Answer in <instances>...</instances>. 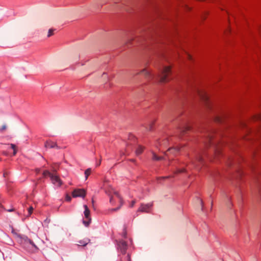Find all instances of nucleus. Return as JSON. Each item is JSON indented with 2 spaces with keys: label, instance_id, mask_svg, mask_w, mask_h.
<instances>
[{
  "label": "nucleus",
  "instance_id": "nucleus-1",
  "mask_svg": "<svg viewBox=\"0 0 261 261\" xmlns=\"http://www.w3.org/2000/svg\"><path fill=\"white\" fill-rule=\"evenodd\" d=\"M16 237L17 242L28 251L36 252L38 251L39 248L28 237L20 234H16Z\"/></svg>",
  "mask_w": 261,
  "mask_h": 261
},
{
  "label": "nucleus",
  "instance_id": "nucleus-2",
  "mask_svg": "<svg viewBox=\"0 0 261 261\" xmlns=\"http://www.w3.org/2000/svg\"><path fill=\"white\" fill-rule=\"evenodd\" d=\"M106 193L110 197V202L111 204L113 205V196L112 195V193H114V194L118 198L119 200V202L120 203V205L116 207L110 208L108 210L109 213H112L114 212H116L119 210L122 205L123 204V201L122 197L118 194V192L116 191L114 188L112 187H109L107 189H106Z\"/></svg>",
  "mask_w": 261,
  "mask_h": 261
},
{
  "label": "nucleus",
  "instance_id": "nucleus-3",
  "mask_svg": "<svg viewBox=\"0 0 261 261\" xmlns=\"http://www.w3.org/2000/svg\"><path fill=\"white\" fill-rule=\"evenodd\" d=\"M171 73V67L170 66H164L160 69V73L158 76L160 79V83H166L169 81V76Z\"/></svg>",
  "mask_w": 261,
  "mask_h": 261
},
{
  "label": "nucleus",
  "instance_id": "nucleus-4",
  "mask_svg": "<svg viewBox=\"0 0 261 261\" xmlns=\"http://www.w3.org/2000/svg\"><path fill=\"white\" fill-rule=\"evenodd\" d=\"M86 195V192L84 189H76L72 192V196L74 198H84Z\"/></svg>",
  "mask_w": 261,
  "mask_h": 261
},
{
  "label": "nucleus",
  "instance_id": "nucleus-5",
  "mask_svg": "<svg viewBox=\"0 0 261 261\" xmlns=\"http://www.w3.org/2000/svg\"><path fill=\"white\" fill-rule=\"evenodd\" d=\"M84 207L85 208V211L84 212V216L85 218L87 219L88 220H83V223L86 226H88L91 220L90 216V212L87 205H84Z\"/></svg>",
  "mask_w": 261,
  "mask_h": 261
},
{
  "label": "nucleus",
  "instance_id": "nucleus-6",
  "mask_svg": "<svg viewBox=\"0 0 261 261\" xmlns=\"http://www.w3.org/2000/svg\"><path fill=\"white\" fill-rule=\"evenodd\" d=\"M56 171L54 170L50 178L53 184L56 185L59 187L62 185V182L59 177L56 174Z\"/></svg>",
  "mask_w": 261,
  "mask_h": 261
},
{
  "label": "nucleus",
  "instance_id": "nucleus-7",
  "mask_svg": "<svg viewBox=\"0 0 261 261\" xmlns=\"http://www.w3.org/2000/svg\"><path fill=\"white\" fill-rule=\"evenodd\" d=\"M153 205L152 203H149L147 204L142 203L139 208L138 212L149 213V210Z\"/></svg>",
  "mask_w": 261,
  "mask_h": 261
},
{
  "label": "nucleus",
  "instance_id": "nucleus-8",
  "mask_svg": "<svg viewBox=\"0 0 261 261\" xmlns=\"http://www.w3.org/2000/svg\"><path fill=\"white\" fill-rule=\"evenodd\" d=\"M198 94L200 99L204 102L206 106L208 107V97L206 93L204 91L198 90Z\"/></svg>",
  "mask_w": 261,
  "mask_h": 261
},
{
  "label": "nucleus",
  "instance_id": "nucleus-9",
  "mask_svg": "<svg viewBox=\"0 0 261 261\" xmlns=\"http://www.w3.org/2000/svg\"><path fill=\"white\" fill-rule=\"evenodd\" d=\"M118 247L121 252L125 254L127 248V245L125 241L121 240L118 244Z\"/></svg>",
  "mask_w": 261,
  "mask_h": 261
},
{
  "label": "nucleus",
  "instance_id": "nucleus-10",
  "mask_svg": "<svg viewBox=\"0 0 261 261\" xmlns=\"http://www.w3.org/2000/svg\"><path fill=\"white\" fill-rule=\"evenodd\" d=\"M45 147L49 148H56L57 149H60V147L58 146L56 142L51 141L50 140L47 141L45 143Z\"/></svg>",
  "mask_w": 261,
  "mask_h": 261
},
{
  "label": "nucleus",
  "instance_id": "nucleus-11",
  "mask_svg": "<svg viewBox=\"0 0 261 261\" xmlns=\"http://www.w3.org/2000/svg\"><path fill=\"white\" fill-rule=\"evenodd\" d=\"M141 73H144L146 78L148 80L153 79L154 77V75L151 73L150 71L147 70L144 68L141 70Z\"/></svg>",
  "mask_w": 261,
  "mask_h": 261
},
{
  "label": "nucleus",
  "instance_id": "nucleus-12",
  "mask_svg": "<svg viewBox=\"0 0 261 261\" xmlns=\"http://www.w3.org/2000/svg\"><path fill=\"white\" fill-rule=\"evenodd\" d=\"M203 163V156L201 152L198 153L196 156V161L195 162H193V164L196 167H197V163Z\"/></svg>",
  "mask_w": 261,
  "mask_h": 261
},
{
  "label": "nucleus",
  "instance_id": "nucleus-13",
  "mask_svg": "<svg viewBox=\"0 0 261 261\" xmlns=\"http://www.w3.org/2000/svg\"><path fill=\"white\" fill-rule=\"evenodd\" d=\"M179 150V148L178 147L170 148L166 152H165V154L166 156H168L169 153L175 154V153Z\"/></svg>",
  "mask_w": 261,
  "mask_h": 261
},
{
  "label": "nucleus",
  "instance_id": "nucleus-14",
  "mask_svg": "<svg viewBox=\"0 0 261 261\" xmlns=\"http://www.w3.org/2000/svg\"><path fill=\"white\" fill-rule=\"evenodd\" d=\"M206 141H205L204 143L206 145H208L209 143H210L211 140H212V132L210 131H206Z\"/></svg>",
  "mask_w": 261,
  "mask_h": 261
},
{
  "label": "nucleus",
  "instance_id": "nucleus-15",
  "mask_svg": "<svg viewBox=\"0 0 261 261\" xmlns=\"http://www.w3.org/2000/svg\"><path fill=\"white\" fill-rule=\"evenodd\" d=\"M90 240L89 239H85L82 240H80L78 242V245L81 246H85L86 245H87L89 242Z\"/></svg>",
  "mask_w": 261,
  "mask_h": 261
},
{
  "label": "nucleus",
  "instance_id": "nucleus-16",
  "mask_svg": "<svg viewBox=\"0 0 261 261\" xmlns=\"http://www.w3.org/2000/svg\"><path fill=\"white\" fill-rule=\"evenodd\" d=\"M144 149V147L141 145H138L135 150V153L137 155L141 154Z\"/></svg>",
  "mask_w": 261,
  "mask_h": 261
},
{
  "label": "nucleus",
  "instance_id": "nucleus-17",
  "mask_svg": "<svg viewBox=\"0 0 261 261\" xmlns=\"http://www.w3.org/2000/svg\"><path fill=\"white\" fill-rule=\"evenodd\" d=\"M152 160L154 161H160L162 160H165V158L163 156H158L154 152H152Z\"/></svg>",
  "mask_w": 261,
  "mask_h": 261
},
{
  "label": "nucleus",
  "instance_id": "nucleus-18",
  "mask_svg": "<svg viewBox=\"0 0 261 261\" xmlns=\"http://www.w3.org/2000/svg\"><path fill=\"white\" fill-rule=\"evenodd\" d=\"M190 129V126L187 125H184L181 127L179 128L180 131L181 133H184L186 131L189 130Z\"/></svg>",
  "mask_w": 261,
  "mask_h": 261
},
{
  "label": "nucleus",
  "instance_id": "nucleus-19",
  "mask_svg": "<svg viewBox=\"0 0 261 261\" xmlns=\"http://www.w3.org/2000/svg\"><path fill=\"white\" fill-rule=\"evenodd\" d=\"M133 145V143L132 142H128L127 144V148H128V147L130 146H132ZM129 153L128 152V149H126L125 151L124 152H122L120 153V155L121 156H122V155H128Z\"/></svg>",
  "mask_w": 261,
  "mask_h": 261
},
{
  "label": "nucleus",
  "instance_id": "nucleus-20",
  "mask_svg": "<svg viewBox=\"0 0 261 261\" xmlns=\"http://www.w3.org/2000/svg\"><path fill=\"white\" fill-rule=\"evenodd\" d=\"M91 170L90 168H88L87 169V170H86V171H85V178H86V179H87L88 178V176L91 173Z\"/></svg>",
  "mask_w": 261,
  "mask_h": 261
},
{
  "label": "nucleus",
  "instance_id": "nucleus-21",
  "mask_svg": "<svg viewBox=\"0 0 261 261\" xmlns=\"http://www.w3.org/2000/svg\"><path fill=\"white\" fill-rule=\"evenodd\" d=\"M53 173H51L48 170H45L43 172V175L44 176V177H46L47 176H48L49 177H50V176Z\"/></svg>",
  "mask_w": 261,
  "mask_h": 261
},
{
  "label": "nucleus",
  "instance_id": "nucleus-22",
  "mask_svg": "<svg viewBox=\"0 0 261 261\" xmlns=\"http://www.w3.org/2000/svg\"><path fill=\"white\" fill-rule=\"evenodd\" d=\"M128 140L130 141L135 142L136 140V138L133 135H130L128 137Z\"/></svg>",
  "mask_w": 261,
  "mask_h": 261
},
{
  "label": "nucleus",
  "instance_id": "nucleus-23",
  "mask_svg": "<svg viewBox=\"0 0 261 261\" xmlns=\"http://www.w3.org/2000/svg\"><path fill=\"white\" fill-rule=\"evenodd\" d=\"M55 29H50L48 30L47 37H50L51 36L53 35V32L55 31Z\"/></svg>",
  "mask_w": 261,
  "mask_h": 261
},
{
  "label": "nucleus",
  "instance_id": "nucleus-24",
  "mask_svg": "<svg viewBox=\"0 0 261 261\" xmlns=\"http://www.w3.org/2000/svg\"><path fill=\"white\" fill-rule=\"evenodd\" d=\"M152 125L153 122H150L148 124V126H146V129L147 130H151L152 129Z\"/></svg>",
  "mask_w": 261,
  "mask_h": 261
},
{
  "label": "nucleus",
  "instance_id": "nucleus-25",
  "mask_svg": "<svg viewBox=\"0 0 261 261\" xmlns=\"http://www.w3.org/2000/svg\"><path fill=\"white\" fill-rule=\"evenodd\" d=\"M112 195L113 196V205L116 203V201L119 200L118 198L114 194V193H112Z\"/></svg>",
  "mask_w": 261,
  "mask_h": 261
},
{
  "label": "nucleus",
  "instance_id": "nucleus-26",
  "mask_svg": "<svg viewBox=\"0 0 261 261\" xmlns=\"http://www.w3.org/2000/svg\"><path fill=\"white\" fill-rule=\"evenodd\" d=\"M34 208L32 206H30L29 209H28V216H30L32 212H33V211Z\"/></svg>",
  "mask_w": 261,
  "mask_h": 261
},
{
  "label": "nucleus",
  "instance_id": "nucleus-27",
  "mask_svg": "<svg viewBox=\"0 0 261 261\" xmlns=\"http://www.w3.org/2000/svg\"><path fill=\"white\" fill-rule=\"evenodd\" d=\"M197 200L199 202L200 204L201 205V210L203 211V202L202 201V200L199 198H197Z\"/></svg>",
  "mask_w": 261,
  "mask_h": 261
},
{
  "label": "nucleus",
  "instance_id": "nucleus-28",
  "mask_svg": "<svg viewBox=\"0 0 261 261\" xmlns=\"http://www.w3.org/2000/svg\"><path fill=\"white\" fill-rule=\"evenodd\" d=\"M7 125L4 124L0 128V132H3L4 130H6L7 129Z\"/></svg>",
  "mask_w": 261,
  "mask_h": 261
},
{
  "label": "nucleus",
  "instance_id": "nucleus-29",
  "mask_svg": "<svg viewBox=\"0 0 261 261\" xmlns=\"http://www.w3.org/2000/svg\"><path fill=\"white\" fill-rule=\"evenodd\" d=\"M215 155H218L220 153V150L219 148H215Z\"/></svg>",
  "mask_w": 261,
  "mask_h": 261
},
{
  "label": "nucleus",
  "instance_id": "nucleus-30",
  "mask_svg": "<svg viewBox=\"0 0 261 261\" xmlns=\"http://www.w3.org/2000/svg\"><path fill=\"white\" fill-rule=\"evenodd\" d=\"M66 201L69 202V201H71V197L70 196L67 195L66 197Z\"/></svg>",
  "mask_w": 261,
  "mask_h": 261
},
{
  "label": "nucleus",
  "instance_id": "nucleus-31",
  "mask_svg": "<svg viewBox=\"0 0 261 261\" xmlns=\"http://www.w3.org/2000/svg\"><path fill=\"white\" fill-rule=\"evenodd\" d=\"M10 146H11V148H12L13 150L16 149V145H15V144H10Z\"/></svg>",
  "mask_w": 261,
  "mask_h": 261
},
{
  "label": "nucleus",
  "instance_id": "nucleus-32",
  "mask_svg": "<svg viewBox=\"0 0 261 261\" xmlns=\"http://www.w3.org/2000/svg\"><path fill=\"white\" fill-rule=\"evenodd\" d=\"M185 171V169H178L176 171V173H181Z\"/></svg>",
  "mask_w": 261,
  "mask_h": 261
},
{
  "label": "nucleus",
  "instance_id": "nucleus-33",
  "mask_svg": "<svg viewBox=\"0 0 261 261\" xmlns=\"http://www.w3.org/2000/svg\"><path fill=\"white\" fill-rule=\"evenodd\" d=\"M216 121H217V122H221V118H220V117H216Z\"/></svg>",
  "mask_w": 261,
  "mask_h": 261
},
{
  "label": "nucleus",
  "instance_id": "nucleus-34",
  "mask_svg": "<svg viewBox=\"0 0 261 261\" xmlns=\"http://www.w3.org/2000/svg\"><path fill=\"white\" fill-rule=\"evenodd\" d=\"M136 203V201L135 200H133L132 201V203H131V204H130V207H133L135 205Z\"/></svg>",
  "mask_w": 261,
  "mask_h": 261
},
{
  "label": "nucleus",
  "instance_id": "nucleus-35",
  "mask_svg": "<svg viewBox=\"0 0 261 261\" xmlns=\"http://www.w3.org/2000/svg\"><path fill=\"white\" fill-rule=\"evenodd\" d=\"M126 236V232L125 231V230H124V231L123 232V237L124 238H125Z\"/></svg>",
  "mask_w": 261,
  "mask_h": 261
},
{
  "label": "nucleus",
  "instance_id": "nucleus-36",
  "mask_svg": "<svg viewBox=\"0 0 261 261\" xmlns=\"http://www.w3.org/2000/svg\"><path fill=\"white\" fill-rule=\"evenodd\" d=\"M16 153H17V149H14L13 150V155H15L16 154Z\"/></svg>",
  "mask_w": 261,
  "mask_h": 261
},
{
  "label": "nucleus",
  "instance_id": "nucleus-37",
  "mask_svg": "<svg viewBox=\"0 0 261 261\" xmlns=\"http://www.w3.org/2000/svg\"><path fill=\"white\" fill-rule=\"evenodd\" d=\"M127 260H128V261H130V256H129V254H128V255H127Z\"/></svg>",
  "mask_w": 261,
  "mask_h": 261
},
{
  "label": "nucleus",
  "instance_id": "nucleus-38",
  "mask_svg": "<svg viewBox=\"0 0 261 261\" xmlns=\"http://www.w3.org/2000/svg\"><path fill=\"white\" fill-rule=\"evenodd\" d=\"M257 119H258V120H261V115H259L257 116Z\"/></svg>",
  "mask_w": 261,
  "mask_h": 261
},
{
  "label": "nucleus",
  "instance_id": "nucleus-39",
  "mask_svg": "<svg viewBox=\"0 0 261 261\" xmlns=\"http://www.w3.org/2000/svg\"><path fill=\"white\" fill-rule=\"evenodd\" d=\"M167 178H168V176H165V177H161V178H163V179Z\"/></svg>",
  "mask_w": 261,
  "mask_h": 261
},
{
  "label": "nucleus",
  "instance_id": "nucleus-40",
  "mask_svg": "<svg viewBox=\"0 0 261 261\" xmlns=\"http://www.w3.org/2000/svg\"><path fill=\"white\" fill-rule=\"evenodd\" d=\"M187 56H188V57L189 58V59H191V56H190V55L187 54Z\"/></svg>",
  "mask_w": 261,
  "mask_h": 261
},
{
  "label": "nucleus",
  "instance_id": "nucleus-41",
  "mask_svg": "<svg viewBox=\"0 0 261 261\" xmlns=\"http://www.w3.org/2000/svg\"><path fill=\"white\" fill-rule=\"evenodd\" d=\"M100 162H101V160H100L99 162H98V164L97 166H99L100 164Z\"/></svg>",
  "mask_w": 261,
  "mask_h": 261
},
{
  "label": "nucleus",
  "instance_id": "nucleus-42",
  "mask_svg": "<svg viewBox=\"0 0 261 261\" xmlns=\"http://www.w3.org/2000/svg\"><path fill=\"white\" fill-rule=\"evenodd\" d=\"M100 162H101V160H100L99 162H98V164L97 166H99L100 164Z\"/></svg>",
  "mask_w": 261,
  "mask_h": 261
},
{
  "label": "nucleus",
  "instance_id": "nucleus-43",
  "mask_svg": "<svg viewBox=\"0 0 261 261\" xmlns=\"http://www.w3.org/2000/svg\"><path fill=\"white\" fill-rule=\"evenodd\" d=\"M40 171V170L39 169H36V172L38 173Z\"/></svg>",
  "mask_w": 261,
  "mask_h": 261
},
{
  "label": "nucleus",
  "instance_id": "nucleus-44",
  "mask_svg": "<svg viewBox=\"0 0 261 261\" xmlns=\"http://www.w3.org/2000/svg\"><path fill=\"white\" fill-rule=\"evenodd\" d=\"M13 211V209L8 210V211H9V212H12V211Z\"/></svg>",
  "mask_w": 261,
  "mask_h": 261
},
{
  "label": "nucleus",
  "instance_id": "nucleus-45",
  "mask_svg": "<svg viewBox=\"0 0 261 261\" xmlns=\"http://www.w3.org/2000/svg\"><path fill=\"white\" fill-rule=\"evenodd\" d=\"M6 173H4V176L5 177L6 176Z\"/></svg>",
  "mask_w": 261,
  "mask_h": 261
},
{
  "label": "nucleus",
  "instance_id": "nucleus-46",
  "mask_svg": "<svg viewBox=\"0 0 261 261\" xmlns=\"http://www.w3.org/2000/svg\"><path fill=\"white\" fill-rule=\"evenodd\" d=\"M130 161H131L132 162H134V161H135V160H134V159H132Z\"/></svg>",
  "mask_w": 261,
  "mask_h": 261
},
{
  "label": "nucleus",
  "instance_id": "nucleus-47",
  "mask_svg": "<svg viewBox=\"0 0 261 261\" xmlns=\"http://www.w3.org/2000/svg\"><path fill=\"white\" fill-rule=\"evenodd\" d=\"M3 153H4V154H5V155H7V153H6V152H4Z\"/></svg>",
  "mask_w": 261,
  "mask_h": 261
},
{
  "label": "nucleus",
  "instance_id": "nucleus-48",
  "mask_svg": "<svg viewBox=\"0 0 261 261\" xmlns=\"http://www.w3.org/2000/svg\"><path fill=\"white\" fill-rule=\"evenodd\" d=\"M106 75V73H103V75Z\"/></svg>",
  "mask_w": 261,
  "mask_h": 261
},
{
  "label": "nucleus",
  "instance_id": "nucleus-49",
  "mask_svg": "<svg viewBox=\"0 0 261 261\" xmlns=\"http://www.w3.org/2000/svg\"><path fill=\"white\" fill-rule=\"evenodd\" d=\"M2 161V159L0 158V161Z\"/></svg>",
  "mask_w": 261,
  "mask_h": 261
}]
</instances>
